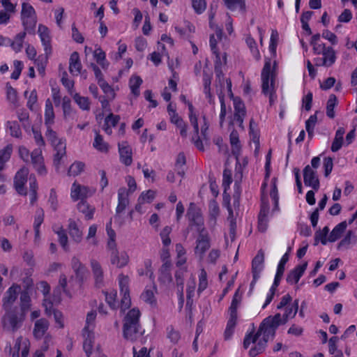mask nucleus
Instances as JSON below:
<instances>
[{"label":"nucleus","instance_id":"47","mask_svg":"<svg viewBox=\"0 0 357 357\" xmlns=\"http://www.w3.org/2000/svg\"><path fill=\"white\" fill-rule=\"evenodd\" d=\"M236 317H229L227 322L226 328L224 332V338L225 340H229L234 335V329L237 324Z\"/></svg>","mask_w":357,"mask_h":357},{"label":"nucleus","instance_id":"52","mask_svg":"<svg viewBox=\"0 0 357 357\" xmlns=\"http://www.w3.org/2000/svg\"><path fill=\"white\" fill-rule=\"evenodd\" d=\"M73 100L81 109L85 111H89L90 109L91 102L89 98L82 96L79 93H75L73 96Z\"/></svg>","mask_w":357,"mask_h":357},{"label":"nucleus","instance_id":"1","mask_svg":"<svg viewBox=\"0 0 357 357\" xmlns=\"http://www.w3.org/2000/svg\"><path fill=\"white\" fill-rule=\"evenodd\" d=\"M21 287L13 283L5 292L2 298V307L6 313L3 317L4 325L8 324L13 332L17 331L22 326L26 314L29 311H23L20 307L13 306L18 295H20Z\"/></svg>","mask_w":357,"mask_h":357},{"label":"nucleus","instance_id":"39","mask_svg":"<svg viewBox=\"0 0 357 357\" xmlns=\"http://www.w3.org/2000/svg\"><path fill=\"white\" fill-rule=\"evenodd\" d=\"M54 112L53 105L51 100L48 98L45 101V124L46 126H52L54 121Z\"/></svg>","mask_w":357,"mask_h":357},{"label":"nucleus","instance_id":"12","mask_svg":"<svg viewBox=\"0 0 357 357\" xmlns=\"http://www.w3.org/2000/svg\"><path fill=\"white\" fill-rule=\"evenodd\" d=\"M24 287L20 292V303L23 311H29L31 307V293L33 286V279L26 276L22 280Z\"/></svg>","mask_w":357,"mask_h":357},{"label":"nucleus","instance_id":"24","mask_svg":"<svg viewBox=\"0 0 357 357\" xmlns=\"http://www.w3.org/2000/svg\"><path fill=\"white\" fill-rule=\"evenodd\" d=\"M50 326L49 321L45 318L37 319L34 323L33 335L36 340H41Z\"/></svg>","mask_w":357,"mask_h":357},{"label":"nucleus","instance_id":"57","mask_svg":"<svg viewBox=\"0 0 357 357\" xmlns=\"http://www.w3.org/2000/svg\"><path fill=\"white\" fill-rule=\"evenodd\" d=\"M85 165L80 161L73 162L69 167L68 174L69 176H77L80 174L84 169Z\"/></svg>","mask_w":357,"mask_h":357},{"label":"nucleus","instance_id":"15","mask_svg":"<svg viewBox=\"0 0 357 357\" xmlns=\"http://www.w3.org/2000/svg\"><path fill=\"white\" fill-rule=\"evenodd\" d=\"M31 164L38 175L45 176L47 171L45 165L44 158L43 156L42 149H35L31 153Z\"/></svg>","mask_w":357,"mask_h":357},{"label":"nucleus","instance_id":"44","mask_svg":"<svg viewBox=\"0 0 357 357\" xmlns=\"http://www.w3.org/2000/svg\"><path fill=\"white\" fill-rule=\"evenodd\" d=\"M102 293L105 296L107 303L111 309L116 310L120 306L117 301V292L116 290H112L110 291H102Z\"/></svg>","mask_w":357,"mask_h":357},{"label":"nucleus","instance_id":"28","mask_svg":"<svg viewBox=\"0 0 357 357\" xmlns=\"http://www.w3.org/2000/svg\"><path fill=\"white\" fill-rule=\"evenodd\" d=\"M158 280L164 286H169L172 282V276L171 273V265L165 262L161 266L159 271Z\"/></svg>","mask_w":357,"mask_h":357},{"label":"nucleus","instance_id":"54","mask_svg":"<svg viewBox=\"0 0 357 357\" xmlns=\"http://www.w3.org/2000/svg\"><path fill=\"white\" fill-rule=\"evenodd\" d=\"M96 311L91 310V312L87 313L86 319V325L82 331H93L94 329V323L96 318Z\"/></svg>","mask_w":357,"mask_h":357},{"label":"nucleus","instance_id":"5","mask_svg":"<svg viewBox=\"0 0 357 357\" xmlns=\"http://www.w3.org/2000/svg\"><path fill=\"white\" fill-rule=\"evenodd\" d=\"M280 319H275L267 328V331H266L265 333H262L261 339L259 340L257 344L249 351V355L251 357H255L265 351L269 339H273L275 336L276 331L280 326Z\"/></svg>","mask_w":357,"mask_h":357},{"label":"nucleus","instance_id":"7","mask_svg":"<svg viewBox=\"0 0 357 357\" xmlns=\"http://www.w3.org/2000/svg\"><path fill=\"white\" fill-rule=\"evenodd\" d=\"M186 218L188 227L195 228L197 232L206 230L204 227V218L201 209L194 203L190 202L187 209Z\"/></svg>","mask_w":357,"mask_h":357},{"label":"nucleus","instance_id":"26","mask_svg":"<svg viewBox=\"0 0 357 357\" xmlns=\"http://www.w3.org/2000/svg\"><path fill=\"white\" fill-rule=\"evenodd\" d=\"M68 232L73 241L79 243L83 238L82 230L79 227L76 221L72 218L68 220Z\"/></svg>","mask_w":357,"mask_h":357},{"label":"nucleus","instance_id":"9","mask_svg":"<svg viewBox=\"0 0 357 357\" xmlns=\"http://www.w3.org/2000/svg\"><path fill=\"white\" fill-rule=\"evenodd\" d=\"M118 284L121 295L120 308L122 312H125L130 308L131 305V298L130 296V278L128 275L121 273L118 276Z\"/></svg>","mask_w":357,"mask_h":357},{"label":"nucleus","instance_id":"34","mask_svg":"<svg viewBox=\"0 0 357 357\" xmlns=\"http://www.w3.org/2000/svg\"><path fill=\"white\" fill-rule=\"evenodd\" d=\"M249 135L250 139L255 145V149H258L260 146V135L259 130L258 129L257 123L254 121L253 119H251L249 124Z\"/></svg>","mask_w":357,"mask_h":357},{"label":"nucleus","instance_id":"20","mask_svg":"<svg viewBox=\"0 0 357 357\" xmlns=\"http://www.w3.org/2000/svg\"><path fill=\"white\" fill-rule=\"evenodd\" d=\"M119 153L120 162L126 166L132 163V151L128 142L124 141L119 144Z\"/></svg>","mask_w":357,"mask_h":357},{"label":"nucleus","instance_id":"49","mask_svg":"<svg viewBox=\"0 0 357 357\" xmlns=\"http://www.w3.org/2000/svg\"><path fill=\"white\" fill-rule=\"evenodd\" d=\"M337 105V98L335 94H331L326 103V116L333 119L335 116V107Z\"/></svg>","mask_w":357,"mask_h":357},{"label":"nucleus","instance_id":"13","mask_svg":"<svg viewBox=\"0 0 357 357\" xmlns=\"http://www.w3.org/2000/svg\"><path fill=\"white\" fill-rule=\"evenodd\" d=\"M29 169L26 167L20 168L15 174L13 179V185L16 192L20 195L26 196L27 195L25 185L27 182Z\"/></svg>","mask_w":357,"mask_h":357},{"label":"nucleus","instance_id":"8","mask_svg":"<svg viewBox=\"0 0 357 357\" xmlns=\"http://www.w3.org/2000/svg\"><path fill=\"white\" fill-rule=\"evenodd\" d=\"M8 348L11 357H29L31 342L27 337L20 335L14 340L13 346L10 343L7 344L6 349Z\"/></svg>","mask_w":357,"mask_h":357},{"label":"nucleus","instance_id":"6","mask_svg":"<svg viewBox=\"0 0 357 357\" xmlns=\"http://www.w3.org/2000/svg\"><path fill=\"white\" fill-rule=\"evenodd\" d=\"M280 319L279 314L268 316L263 319V321L261 322L259 325L257 331L255 333L254 328H252L250 332L248 331L245 333V335L243 339V348L245 349H247L252 343H255L258 340L259 337L262 335V333H266V331H267V328L271 324V323L275 319Z\"/></svg>","mask_w":357,"mask_h":357},{"label":"nucleus","instance_id":"35","mask_svg":"<svg viewBox=\"0 0 357 357\" xmlns=\"http://www.w3.org/2000/svg\"><path fill=\"white\" fill-rule=\"evenodd\" d=\"M77 209L84 215L86 220H92L95 213V208L91 206L86 200L80 201L77 204Z\"/></svg>","mask_w":357,"mask_h":357},{"label":"nucleus","instance_id":"16","mask_svg":"<svg viewBox=\"0 0 357 357\" xmlns=\"http://www.w3.org/2000/svg\"><path fill=\"white\" fill-rule=\"evenodd\" d=\"M38 289L41 290L44 295V299L43 302V305L45 307L46 314H50L54 305V303H59L60 297L56 298L54 296V301H52L50 298V286L46 281H40L38 284Z\"/></svg>","mask_w":357,"mask_h":357},{"label":"nucleus","instance_id":"38","mask_svg":"<svg viewBox=\"0 0 357 357\" xmlns=\"http://www.w3.org/2000/svg\"><path fill=\"white\" fill-rule=\"evenodd\" d=\"M45 213L42 208H39L36 211L33 222V229L35 233V238L40 236V227L44 222Z\"/></svg>","mask_w":357,"mask_h":357},{"label":"nucleus","instance_id":"3","mask_svg":"<svg viewBox=\"0 0 357 357\" xmlns=\"http://www.w3.org/2000/svg\"><path fill=\"white\" fill-rule=\"evenodd\" d=\"M215 81L221 88L224 87L225 84H226L227 92L233 100L234 112L230 124L233 125L235 122L240 128L244 130L243 121L246 116V108L243 101L240 97L234 96L231 91L232 84L231 79L229 78L225 79V76H222L220 77V79L215 78Z\"/></svg>","mask_w":357,"mask_h":357},{"label":"nucleus","instance_id":"30","mask_svg":"<svg viewBox=\"0 0 357 357\" xmlns=\"http://www.w3.org/2000/svg\"><path fill=\"white\" fill-rule=\"evenodd\" d=\"M82 63L79 55L77 52H73L69 59V71L73 76H77L80 74L82 70Z\"/></svg>","mask_w":357,"mask_h":357},{"label":"nucleus","instance_id":"27","mask_svg":"<svg viewBox=\"0 0 357 357\" xmlns=\"http://www.w3.org/2000/svg\"><path fill=\"white\" fill-rule=\"evenodd\" d=\"M229 141L231 146V153L238 162V157L241 152V145L239 140V135L237 130L233 129L229 135Z\"/></svg>","mask_w":357,"mask_h":357},{"label":"nucleus","instance_id":"53","mask_svg":"<svg viewBox=\"0 0 357 357\" xmlns=\"http://www.w3.org/2000/svg\"><path fill=\"white\" fill-rule=\"evenodd\" d=\"M218 98L220 103V112L219 115V122L220 127H222L223 123L225 120V116L227 114V107L225 102V94L222 91H220L218 93Z\"/></svg>","mask_w":357,"mask_h":357},{"label":"nucleus","instance_id":"21","mask_svg":"<svg viewBox=\"0 0 357 357\" xmlns=\"http://www.w3.org/2000/svg\"><path fill=\"white\" fill-rule=\"evenodd\" d=\"M271 76H273L271 64L270 61H267L265 62L261 73V92L264 95H267L269 93V82Z\"/></svg>","mask_w":357,"mask_h":357},{"label":"nucleus","instance_id":"58","mask_svg":"<svg viewBox=\"0 0 357 357\" xmlns=\"http://www.w3.org/2000/svg\"><path fill=\"white\" fill-rule=\"evenodd\" d=\"M155 191L153 190L143 191L138 197V202H141L144 204H150L155 199Z\"/></svg>","mask_w":357,"mask_h":357},{"label":"nucleus","instance_id":"51","mask_svg":"<svg viewBox=\"0 0 357 357\" xmlns=\"http://www.w3.org/2000/svg\"><path fill=\"white\" fill-rule=\"evenodd\" d=\"M245 42L253 57L259 60L261 58V55L255 40L251 36H248L246 37Z\"/></svg>","mask_w":357,"mask_h":357},{"label":"nucleus","instance_id":"14","mask_svg":"<svg viewBox=\"0 0 357 357\" xmlns=\"http://www.w3.org/2000/svg\"><path fill=\"white\" fill-rule=\"evenodd\" d=\"M38 34L44 49L45 54L47 59L52 53V36L50 31L47 26L40 24L38 29Z\"/></svg>","mask_w":357,"mask_h":357},{"label":"nucleus","instance_id":"45","mask_svg":"<svg viewBox=\"0 0 357 357\" xmlns=\"http://www.w3.org/2000/svg\"><path fill=\"white\" fill-rule=\"evenodd\" d=\"M93 146L101 153H107L109 151V144L104 141L102 136L97 132H96Z\"/></svg>","mask_w":357,"mask_h":357},{"label":"nucleus","instance_id":"61","mask_svg":"<svg viewBox=\"0 0 357 357\" xmlns=\"http://www.w3.org/2000/svg\"><path fill=\"white\" fill-rule=\"evenodd\" d=\"M47 202L53 211H56L58 210L59 202L56 191L54 188H52L50 190Z\"/></svg>","mask_w":357,"mask_h":357},{"label":"nucleus","instance_id":"64","mask_svg":"<svg viewBox=\"0 0 357 357\" xmlns=\"http://www.w3.org/2000/svg\"><path fill=\"white\" fill-rule=\"evenodd\" d=\"M192 6L195 12L200 15L203 13L206 8V0H194L192 2Z\"/></svg>","mask_w":357,"mask_h":357},{"label":"nucleus","instance_id":"22","mask_svg":"<svg viewBox=\"0 0 357 357\" xmlns=\"http://www.w3.org/2000/svg\"><path fill=\"white\" fill-rule=\"evenodd\" d=\"M307 264L305 262L302 264L297 265L294 269L289 271L286 278L288 284H294L298 282L304 274Z\"/></svg>","mask_w":357,"mask_h":357},{"label":"nucleus","instance_id":"41","mask_svg":"<svg viewBox=\"0 0 357 357\" xmlns=\"http://www.w3.org/2000/svg\"><path fill=\"white\" fill-rule=\"evenodd\" d=\"M143 80L139 75H132L129 79V86L132 94L137 97L140 94L139 88L142 84Z\"/></svg>","mask_w":357,"mask_h":357},{"label":"nucleus","instance_id":"25","mask_svg":"<svg viewBox=\"0 0 357 357\" xmlns=\"http://www.w3.org/2000/svg\"><path fill=\"white\" fill-rule=\"evenodd\" d=\"M264 268V254L261 250H259L252 261V276L260 278L261 273Z\"/></svg>","mask_w":357,"mask_h":357},{"label":"nucleus","instance_id":"10","mask_svg":"<svg viewBox=\"0 0 357 357\" xmlns=\"http://www.w3.org/2000/svg\"><path fill=\"white\" fill-rule=\"evenodd\" d=\"M107 249L111 252L110 261L112 264L121 268L128 264L129 257L128 254L125 252L119 254L116 248V240H108L107 243Z\"/></svg>","mask_w":357,"mask_h":357},{"label":"nucleus","instance_id":"43","mask_svg":"<svg viewBox=\"0 0 357 357\" xmlns=\"http://www.w3.org/2000/svg\"><path fill=\"white\" fill-rule=\"evenodd\" d=\"M26 33V31L20 32L11 42L10 47L15 52L17 53L22 51Z\"/></svg>","mask_w":357,"mask_h":357},{"label":"nucleus","instance_id":"48","mask_svg":"<svg viewBox=\"0 0 357 357\" xmlns=\"http://www.w3.org/2000/svg\"><path fill=\"white\" fill-rule=\"evenodd\" d=\"M22 24L24 27V31L29 34L34 33L37 22V16L31 18H21Z\"/></svg>","mask_w":357,"mask_h":357},{"label":"nucleus","instance_id":"31","mask_svg":"<svg viewBox=\"0 0 357 357\" xmlns=\"http://www.w3.org/2000/svg\"><path fill=\"white\" fill-rule=\"evenodd\" d=\"M82 335L84 337L83 349L86 355V357H90L93 348L94 343V333L93 331L85 332L82 331Z\"/></svg>","mask_w":357,"mask_h":357},{"label":"nucleus","instance_id":"42","mask_svg":"<svg viewBox=\"0 0 357 357\" xmlns=\"http://www.w3.org/2000/svg\"><path fill=\"white\" fill-rule=\"evenodd\" d=\"M13 152L11 144H8L0 149V172L5 169L6 163L10 160Z\"/></svg>","mask_w":357,"mask_h":357},{"label":"nucleus","instance_id":"56","mask_svg":"<svg viewBox=\"0 0 357 357\" xmlns=\"http://www.w3.org/2000/svg\"><path fill=\"white\" fill-rule=\"evenodd\" d=\"M36 16L34 8L29 3L24 2L22 4L21 18H31Z\"/></svg>","mask_w":357,"mask_h":357},{"label":"nucleus","instance_id":"50","mask_svg":"<svg viewBox=\"0 0 357 357\" xmlns=\"http://www.w3.org/2000/svg\"><path fill=\"white\" fill-rule=\"evenodd\" d=\"M6 128L9 130L10 135L15 138L22 137V131L20 126L17 121H8L6 123Z\"/></svg>","mask_w":357,"mask_h":357},{"label":"nucleus","instance_id":"17","mask_svg":"<svg viewBox=\"0 0 357 357\" xmlns=\"http://www.w3.org/2000/svg\"><path fill=\"white\" fill-rule=\"evenodd\" d=\"M129 190L126 188H120L118 190V204L116 207V214L114 215L115 221H118L121 218V213L128 206L129 202Z\"/></svg>","mask_w":357,"mask_h":357},{"label":"nucleus","instance_id":"60","mask_svg":"<svg viewBox=\"0 0 357 357\" xmlns=\"http://www.w3.org/2000/svg\"><path fill=\"white\" fill-rule=\"evenodd\" d=\"M213 74L212 73H207L205 70L203 72V86H204V93L210 95L211 91V85L212 80Z\"/></svg>","mask_w":357,"mask_h":357},{"label":"nucleus","instance_id":"62","mask_svg":"<svg viewBox=\"0 0 357 357\" xmlns=\"http://www.w3.org/2000/svg\"><path fill=\"white\" fill-rule=\"evenodd\" d=\"M103 93L107 95L108 98L111 99H114L115 97V93L112 87L105 80L101 81L99 84H98Z\"/></svg>","mask_w":357,"mask_h":357},{"label":"nucleus","instance_id":"36","mask_svg":"<svg viewBox=\"0 0 357 357\" xmlns=\"http://www.w3.org/2000/svg\"><path fill=\"white\" fill-rule=\"evenodd\" d=\"M322 56L321 64H323V66L330 67L336 61L335 52L331 47H327Z\"/></svg>","mask_w":357,"mask_h":357},{"label":"nucleus","instance_id":"18","mask_svg":"<svg viewBox=\"0 0 357 357\" xmlns=\"http://www.w3.org/2000/svg\"><path fill=\"white\" fill-rule=\"evenodd\" d=\"M303 180L306 186L311 187L314 190H318L320 186L319 180L316 172L310 165H307L303 169Z\"/></svg>","mask_w":357,"mask_h":357},{"label":"nucleus","instance_id":"29","mask_svg":"<svg viewBox=\"0 0 357 357\" xmlns=\"http://www.w3.org/2000/svg\"><path fill=\"white\" fill-rule=\"evenodd\" d=\"M298 307L299 301L298 299H296L291 306L286 307L284 313L283 314L282 317L280 313H276L275 314L280 315V326L284 324L289 318H294L298 312Z\"/></svg>","mask_w":357,"mask_h":357},{"label":"nucleus","instance_id":"55","mask_svg":"<svg viewBox=\"0 0 357 357\" xmlns=\"http://www.w3.org/2000/svg\"><path fill=\"white\" fill-rule=\"evenodd\" d=\"M142 299L153 307L156 306L157 301L154 292L151 289H146L141 295Z\"/></svg>","mask_w":357,"mask_h":357},{"label":"nucleus","instance_id":"2","mask_svg":"<svg viewBox=\"0 0 357 357\" xmlns=\"http://www.w3.org/2000/svg\"><path fill=\"white\" fill-rule=\"evenodd\" d=\"M141 312L138 308L130 310L123 319V337L130 342H135L140 338L144 333L139 319Z\"/></svg>","mask_w":357,"mask_h":357},{"label":"nucleus","instance_id":"4","mask_svg":"<svg viewBox=\"0 0 357 357\" xmlns=\"http://www.w3.org/2000/svg\"><path fill=\"white\" fill-rule=\"evenodd\" d=\"M51 126H47L45 136L47 141L54 147L55 151L54 154V165L56 169H59L61 160L66 155V142L65 140L58 138L56 132L51 128Z\"/></svg>","mask_w":357,"mask_h":357},{"label":"nucleus","instance_id":"59","mask_svg":"<svg viewBox=\"0 0 357 357\" xmlns=\"http://www.w3.org/2000/svg\"><path fill=\"white\" fill-rule=\"evenodd\" d=\"M208 287L207 273L204 268H202L199 274V284L197 291L201 293Z\"/></svg>","mask_w":357,"mask_h":357},{"label":"nucleus","instance_id":"63","mask_svg":"<svg viewBox=\"0 0 357 357\" xmlns=\"http://www.w3.org/2000/svg\"><path fill=\"white\" fill-rule=\"evenodd\" d=\"M53 314L54 321L56 324H57V326L59 328H63L64 327V323H63V316L61 311L55 310L52 307L51 312L50 314H47V315H50Z\"/></svg>","mask_w":357,"mask_h":357},{"label":"nucleus","instance_id":"19","mask_svg":"<svg viewBox=\"0 0 357 357\" xmlns=\"http://www.w3.org/2000/svg\"><path fill=\"white\" fill-rule=\"evenodd\" d=\"M89 188L88 187L82 185L77 183L76 181L72 184L70 190V197L73 201H85L89 196Z\"/></svg>","mask_w":357,"mask_h":357},{"label":"nucleus","instance_id":"23","mask_svg":"<svg viewBox=\"0 0 357 357\" xmlns=\"http://www.w3.org/2000/svg\"><path fill=\"white\" fill-rule=\"evenodd\" d=\"M91 267L96 287L98 288L102 287L104 286V273L100 264L96 259H91Z\"/></svg>","mask_w":357,"mask_h":357},{"label":"nucleus","instance_id":"37","mask_svg":"<svg viewBox=\"0 0 357 357\" xmlns=\"http://www.w3.org/2000/svg\"><path fill=\"white\" fill-rule=\"evenodd\" d=\"M93 58L103 70L108 68L109 62L106 59V54L100 47H96L93 52Z\"/></svg>","mask_w":357,"mask_h":357},{"label":"nucleus","instance_id":"11","mask_svg":"<svg viewBox=\"0 0 357 357\" xmlns=\"http://www.w3.org/2000/svg\"><path fill=\"white\" fill-rule=\"evenodd\" d=\"M211 248V237L207 230L198 232V236L195 241V247L194 252L199 260H203L206 252Z\"/></svg>","mask_w":357,"mask_h":357},{"label":"nucleus","instance_id":"40","mask_svg":"<svg viewBox=\"0 0 357 357\" xmlns=\"http://www.w3.org/2000/svg\"><path fill=\"white\" fill-rule=\"evenodd\" d=\"M71 265L77 278L82 280L86 271L85 266L76 257H73Z\"/></svg>","mask_w":357,"mask_h":357},{"label":"nucleus","instance_id":"46","mask_svg":"<svg viewBox=\"0 0 357 357\" xmlns=\"http://www.w3.org/2000/svg\"><path fill=\"white\" fill-rule=\"evenodd\" d=\"M347 228L346 222H342L337 225L331 231L329 236V241L334 242L339 239Z\"/></svg>","mask_w":357,"mask_h":357},{"label":"nucleus","instance_id":"32","mask_svg":"<svg viewBox=\"0 0 357 357\" xmlns=\"http://www.w3.org/2000/svg\"><path fill=\"white\" fill-rule=\"evenodd\" d=\"M53 231L57 234L59 242L64 251H69L68 238L66 231L61 225H54L52 227Z\"/></svg>","mask_w":357,"mask_h":357},{"label":"nucleus","instance_id":"33","mask_svg":"<svg viewBox=\"0 0 357 357\" xmlns=\"http://www.w3.org/2000/svg\"><path fill=\"white\" fill-rule=\"evenodd\" d=\"M225 7L230 11L238 10L241 13H245V0H222Z\"/></svg>","mask_w":357,"mask_h":357}]
</instances>
